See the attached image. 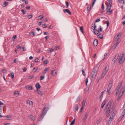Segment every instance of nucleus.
Segmentation results:
<instances>
[{"label":"nucleus","mask_w":125,"mask_h":125,"mask_svg":"<svg viewBox=\"0 0 125 125\" xmlns=\"http://www.w3.org/2000/svg\"><path fill=\"white\" fill-rule=\"evenodd\" d=\"M33 17V15H29L28 16V18L29 19H30L31 18Z\"/></svg>","instance_id":"nucleus-44"},{"label":"nucleus","mask_w":125,"mask_h":125,"mask_svg":"<svg viewBox=\"0 0 125 125\" xmlns=\"http://www.w3.org/2000/svg\"><path fill=\"white\" fill-rule=\"evenodd\" d=\"M125 60V53H121L118 59V62L120 64H122Z\"/></svg>","instance_id":"nucleus-3"},{"label":"nucleus","mask_w":125,"mask_h":125,"mask_svg":"<svg viewBox=\"0 0 125 125\" xmlns=\"http://www.w3.org/2000/svg\"><path fill=\"white\" fill-rule=\"evenodd\" d=\"M53 28V26L52 25H51L49 27V29H52Z\"/></svg>","instance_id":"nucleus-60"},{"label":"nucleus","mask_w":125,"mask_h":125,"mask_svg":"<svg viewBox=\"0 0 125 125\" xmlns=\"http://www.w3.org/2000/svg\"><path fill=\"white\" fill-rule=\"evenodd\" d=\"M21 11L23 13V14H25V11L23 9H22L21 10Z\"/></svg>","instance_id":"nucleus-48"},{"label":"nucleus","mask_w":125,"mask_h":125,"mask_svg":"<svg viewBox=\"0 0 125 125\" xmlns=\"http://www.w3.org/2000/svg\"><path fill=\"white\" fill-rule=\"evenodd\" d=\"M96 27V26L95 25V23H93L92 24L91 28L92 29L94 30V33L97 35L98 36L101 34L100 31H102V27L101 26H100L98 30L95 29Z\"/></svg>","instance_id":"nucleus-2"},{"label":"nucleus","mask_w":125,"mask_h":125,"mask_svg":"<svg viewBox=\"0 0 125 125\" xmlns=\"http://www.w3.org/2000/svg\"><path fill=\"white\" fill-rule=\"evenodd\" d=\"M27 104L30 105H32L33 104V102L30 100H28L27 102Z\"/></svg>","instance_id":"nucleus-25"},{"label":"nucleus","mask_w":125,"mask_h":125,"mask_svg":"<svg viewBox=\"0 0 125 125\" xmlns=\"http://www.w3.org/2000/svg\"><path fill=\"white\" fill-rule=\"evenodd\" d=\"M28 117L30 119H31L33 121H34L35 119V117L31 115H28Z\"/></svg>","instance_id":"nucleus-15"},{"label":"nucleus","mask_w":125,"mask_h":125,"mask_svg":"<svg viewBox=\"0 0 125 125\" xmlns=\"http://www.w3.org/2000/svg\"><path fill=\"white\" fill-rule=\"evenodd\" d=\"M54 48L55 50H57L59 49L58 47L57 46H55Z\"/></svg>","instance_id":"nucleus-52"},{"label":"nucleus","mask_w":125,"mask_h":125,"mask_svg":"<svg viewBox=\"0 0 125 125\" xmlns=\"http://www.w3.org/2000/svg\"><path fill=\"white\" fill-rule=\"evenodd\" d=\"M106 23L107 24V27H108L109 26V22L108 21H106Z\"/></svg>","instance_id":"nucleus-50"},{"label":"nucleus","mask_w":125,"mask_h":125,"mask_svg":"<svg viewBox=\"0 0 125 125\" xmlns=\"http://www.w3.org/2000/svg\"><path fill=\"white\" fill-rule=\"evenodd\" d=\"M8 4V2H4L3 4V6L4 7H5L7 6Z\"/></svg>","instance_id":"nucleus-29"},{"label":"nucleus","mask_w":125,"mask_h":125,"mask_svg":"<svg viewBox=\"0 0 125 125\" xmlns=\"http://www.w3.org/2000/svg\"><path fill=\"white\" fill-rule=\"evenodd\" d=\"M33 57L31 56H30L29 58V59L30 60L32 59H33Z\"/></svg>","instance_id":"nucleus-64"},{"label":"nucleus","mask_w":125,"mask_h":125,"mask_svg":"<svg viewBox=\"0 0 125 125\" xmlns=\"http://www.w3.org/2000/svg\"><path fill=\"white\" fill-rule=\"evenodd\" d=\"M86 102V99L83 100L82 103V106H84Z\"/></svg>","instance_id":"nucleus-28"},{"label":"nucleus","mask_w":125,"mask_h":125,"mask_svg":"<svg viewBox=\"0 0 125 125\" xmlns=\"http://www.w3.org/2000/svg\"><path fill=\"white\" fill-rule=\"evenodd\" d=\"M75 119H74L71 122L70 125H73L75 121Z\"/></svg>","instance_id":"nucleus-32"},{"label":"nucleus","mask_w":125,"mask_h":125,"mask_svg":"<svg viewBox=\"0 0 125 125\" xmlns=\"http://www.w3.org/2000/svg\"><path fill=\"white\" fill-rule=\"evenodd\" d=\"M42 21L41 22H39L38 25L40 26L42 25Z\"/></svg>","instance_id":"nucleus-56"},{"label":"nucleus","mask_w":125,"mask_h":125,"mask_svg":"<svg viewBox=\"0 0 125 125\" xmlns=\"http://www.w3.org/2000/svg\"><path fill=\"white\" fill-rule=\"evenodd\" d=\"M26 8L27 9H30V7L29 6H27Z\"/></svg>","instance_id":"nucleus-62"},{"label":"nucleus","mask_w":125,"mask_h":125,"mask_svg":"<svg viewBox=\"0 0 125 125\" xmlns=\"http://www.w3.org/2000/svg\"><path fill=\"white\" fill-rule=\"evenodd\" d=\"M80 30L81 31L82 33H83V27L82 26L80 28Z\"/></svg>","instance_id":"nucleus-38"},{"label":"nucleus","mask_w":125,"mask_h":125,"mask_svg":"<svg viewBox=\"0 0 125 125\" xmlns=\"http://www.w3.org/2000/svg\"><path fill=\"white\" fill-rule=\"evenodd\" d=\"M65 3L66 5V6L67 8H68L69 6V3L67 1H65Z\"/></svg>","instance_id":"nucleus-42"},{"label":"nucleus","mask_w":125,"mask_h":125,"mask_svg":"<svg viewBox=\"0 0 125 125\" xmlns=\"http://www.w3.org/2000/svg\"><path fill=\"white\" fill-rule=\"evenodd\" d=\"M49 68H45L44 70V72H43L45 74L49 70Z\"/></svg>","instance_id":"nucleus-27"},{"label":"nucleus","mask_w":125,"mask_h":125,"mask_svg":"<svg viewBox=\"0 0 125 125\" xmlns=\"http://www.w3.org/2000/svg\"><path fill=\"white\" fill-rule=\"evenodd\" d=\"M100 21V19H98L96 20L95 22H99V21Z\"/></svg>","instance_id":"nucleus-57"},{"label":"nucleus","mask_w":125,"mask_h":125,"mask_svg":"<svg viewBox=\"0 0 125 125\" xmlns=\"http://www.w3.org/2000/svg\"><path fill=\"white\" fill-rule=\"evenodd\" d=\"M27 69L25 68H24L23 69V72H25L26 71Z\"/></svg>","instance_id":"nucleus-63"},{"label":"nucleus","mask_w":125,"mask_h":125,"mask_svg":"<svg viewBox=\"0 0 125 125\" xmlns=\"http://www.w3.org/2000/svg\"><path fill=\"white\" fill-rule=\"evenodd\" d=\"M4 104H3L2 102L1 101H0V105H2Z\"/></svg>","instance_id":"nucleus-61"},{"label":"nucleus","mask_w":125,"mask_h":125,"mask_svg":"<svg viewBox=\"0 0 125 125\" xmlns=\"http://www.w3.org/2000/svg\"><path fill=\"white\" fill-rule=\"evenodd\" d=\"M35 87L36 89L38 90L41 87L39 83H37L36 84Z\"/></svg>","instance_id":"nucleus-18"},{"label":"nucleus","mask_w":125,"mask_h":125,"mask_svg":"<svg viewBox=\"0 0 125 125\" xmlns=\"http://www.w3.org/2000/svg\"><path fill=\"white\" fill-rule=\"evenodd\" d=\"M104 9V6L103 3L102 4V10Z\"/></svg>","instance_id":"nucleus-59"},{"label":"nucleus","mask_w":125,"mask_h":125,"mask_svg":"<svg viewBox=\"0 0 125 125\" xmlns=\"http://www.w3.org/2000/svg\"><path fill=\"white\" fill-rule=\"evenodd\" d=\"M20 93L18 91H16L14 92V94L15 95H17V94H19Z\"/></svg>","instance_id":"nucleus-37"},{"label":"nucleus","mask_w":125,"mask_h":125,"mask_svg":"<svg viewBox=\"0 0 125 125\" xmlns=\"http://www.w3.org/2000/svg\"><path fill=\"white\" fill-rule=\"evenodd\" d=\"M96 0H93V4H92V6H93L94 5Z\"/></svg>","instance_id":"nucleus-53"},{"label":"nucleus","mask_w":125,"mask_h":125,"mask_svg":"<svg viewBox=\"0 0 125 125\" xmlns=\"http://www.w3.org/2000/svg\"><path fill=\"white\" fill-rule=\"evenodd\" d=\"M48 61L47 60H45L44 61V64H47Z\"/></svg>","instance_id":"nucleus-40"},{"label":"nucleus","mask_w":125,"mask_h":125,"mask_svg":"<svg viewBox=\"0 0 125 125\" xmlns=\"http://www.w3.org/2000/svg\"><path fill=\"white\" fill-rule=\"evenodd\" d=\"M120 41L118 40L117 42H116V43L113 46V47H115V49L116 48V46L118 45L119 43L120 42Z\"/></svg>","instance_id":"nucleus-23"},{"label":"nucleus","mask_w":125,"mask_h":125,"mask_svg":"<svg viewBox=\"0 0 125 125\" xmlns=\"http://www.w3.org/2000/svg\"><path fill=\"white\" fill-rule=\"evenodd\" d=\"M91 8V6L90 5H88V7H87V10L88 11H89L90 10Z\"/></svg>","instance_id":"nucleus-34"},{"label":"nucleus","mask_w":125,"mask_h":125,"mask_svg":"<svg viewBox=\"0 0 125 125\" xmlns=\"http://www.w3.org/2000/svg\"><path fill=\"white\" fill-rule=\"evenodd\" d=\"M22 1L23 2H25V4H27L28 3V0H22Z\"/></svg>","instance_id":"nucleus-31"},{"label":"nucleus","mask_w":125,"mask_h":125,"mask_svg":"<svg viewBox=\"0 0 125 125\" xmlns=\"http://www.w3.org/2000/svg\"><path fill=\"white\" fill-rule=\"evenodd\" d=\"M17 38V35H14L13 36V37L12 38V41H14Z\"/></svg>","instance_id":"nucleus-35"},{"label":"nucleus","mask_w":125,"mask_h":125,"mask_svg":"<svg viewBox=\"0 0 125 125\" xmlns=\"http://www.w3.org/2000/svg\"><path fill=\"white\" fill-rule=\"evenodd\" d=\"M119 56V54L118 53H117L116 55H115V56L114 58L116 59V60H117Z\"/></svg>","instance_id":"nucleus-33"},{"label":"nucleus","mask_w":125,"mask_h":125,"mask_svg":"<svg viewBox=\"0 0 125 125\" xmlns=\"http://www.w3.org/2000/svg\"><path fill=\"white\" fill-rule=\"evenodd\" d=\"M52 74L53 75L56 76L57 74V72L55 70L52 71Z\"/></svg>","instance_id":"nucleus-22"},{"label":"nucleus","mask_w":125,"mask_h":125,"mask_svg":"<svg viewBox=\"0 0 125 125\" xmlns=\"http://www.w3.org/2000/svg\"><path fill=\"white\" fill-rule=\"evenodd\" d=\"M63 11L64 13L67 12L70 15L71 14V13L69 10L68 9H65L63 10Z\"/></svg>","instance_id":"nucleus-12"},{"label":"nucleus","mask_w":125,"mask_h":125,"mask_svg":"<svg viewBox=\"0 0 125 125\" xmlns=\"http://www.w3.org/2000/svg\"><path fill=\"white\" fill-rule=\"evenodd\" d=\"M121 34V33L118 34L117 35L115 36L114 39L115 42H117L118 41H120L119 39V37H120Z\"/></svg>","instance_id":"nucleus-7"},{"label":"nucleus","mask_w":125,"mask_h":125,"mask_svg":"<svg viewBox=\"0 0 125 125\" xmlns=\"http://www.w3.org/2000/svg\"><path fill=\"white\" fill-rule=\"evenodd\" d=\"M107 53H105L104 54V58H103V59L104 60L105 59V58L106 57L107 55Z\"/></svg>","instance_id":"nucleus-49"},{"label":"nucleus","mask_w":125,"mask_h":125,"mask_svg":"<svg viewBox=\"0 0 125 125\" xmlns=\"http://www.w3.org/2000/svg\"><path fill=\"white\" fill-rule=\"evenodd\" d=\"M114 116V114H112L111 116H110L109 120L108 121V124H109L111 122V121L112 120L113 117Z\"/></svg>","instance_id":"nucleus-11"},{"label":"nucleus","mask_w":125,"mask_h":125,"mask_svg":"<svg viewBox=\"0 0 125 125\" xmlns=\"http://www.w3.org/2000/svg\"><path fill=\"white\" fill-rule=\"evenodd\" d=\"M119 2L121 4H123L124 3V0H118Z\"/></svg>","instance_id":"nucleus-36"},{"label":"nucleus","mask_w":125,"mask_h":125,"mask_svg":"<svg viewBox=\"0 0 125 125\" xmlns=\"http://www.w3.org/2000/svg\"><path fill=\"white\" fill-rule=\"evenodd\" d=\"M88 113H87L86 114H85V115L83 117V122H85L87 118V117L88 115Z\"/></svg>","instance_id":"nucleus-16"},{"label":"nucleus","mask_w":125,"mask_h":125,"mask_svg":"<svg viewBox=\"0 0 125 125\" xmlns=\"http://www.w3.org/2000/svg\"><path fill=\"white\" fill-rule=\"evenodd\" d=\"M47 109L48 108L47 107H45L44 108L42 112L38 119V121H40L42 119L44 115L46 113L47 111Z\"/></svg>","instance_id":"nucleus-4"},{"label":"nucleus","mask_w":125,"mask_h":125,"mask_svg":"<svg viewBox=\"0 0 125 125\" xmlns=\"http://www.w3.org/2000/svg\"><path fill=\"white\" fill-rule=\"evenodd\" d=\"M110 89H111L107 88V92H108V94H110Z\"/></svg>","instance_id":"nucleus-39"},{"label":"nucleus","mask_w":125,"mask_h":125,"mask_svg":"<svg viewBox=\"0 0 125 125\" xmlns=\"http://www.w3.org/2000/svg\"><path fill=\"white\" fill-rule=\"evenodd\" d=\"M116 60L114 58L112 60L113 62V63L114 64H115L116 62Z\"/></svg>","instance_id":"nucleus-43"},{"label":"nucleus","mask_w":125,"mask_h":125,"mask_svg":"<svg viewBox=\"0 0 125 125\" xmlns=\"http://www.w3.org/2000/svg\"><path fill=\"white\" fill-rule=\"evenodd\" d=\"M34 77V76L33 75H30L27 77V79L28 80L30 79L33 78Z\"/></svg>","instance_id":"nucleus-26"},{"label":"nucleus","mask_w":125,"mask_h":125,"mask_svg":"<svg viewBox=\"0 0 125 125\" xmlns=\"http://www.w3.org/2000/svg\"><path fill=\"white\" fill-rule=\"evenodd\" d=\"M97 72L95 69H93L91 74L92 77V80L95 78L97 74Z\"/></svg>","instance_id":"nucleus-5"},{"label":"nucleus","mask_w":125,"mask_h":125,"mask_svg":"<svg viewBox=\"0 0 125 125\" xmlns=\"http://www.w3.org/2000/svg\"><path fill=\"white\" fill-rule=\"evenodd\" d=\"M108 70V68L106 66L104 70L103 71V73H102V78L104 77V75L106 74Z\"/></svg>","instance_id":"nucleus-9"},{"label":"nucleus","mask_w":125,"mask_h":125,"mask_svg":"<svg viewBox=\"0 0 125 125\" xmlns=\"http://www.w3.org/2000/svg\"><path fill=\"white\" fill-rule=\"evenodd\" d=\"M125 91V85L123 86L121 89V90L120 93L118 95V98L119 99L121 98V97L123 95V92Z\"/></svg>","instance_id":"nucleus-6"},{"label":"nucleus","mask_w":125,"mask_h":125,"mask_svg":"<svg viewBox=\"0 0 125 125\" xmlns=\"http://www.w3.org/2000/svg\"><path fill=\"white\" fill-rule=\"evenodd\" d=\"M112 83L113 81H111L110 82L107 88L111 89L113 85Z\"/></svg>","instance_id":"nucleus-17"},{"label":"nucleus","mask_w":125,"mask_h":125,"mask_svg":"<svg viewBox=\"0 0 125 125\" xmlns=\"http://www.w3.org/2000/svg\"><path fill=\"white\" fill-rule=\"evenodd\" d=\"M8 76L12 78H13L14 77V74L13 73H10L8 74Z\"/></svg>","instance_id":"nucleus-24"},{"label":"nucleus","mask_w":125,"mask_h":125,"mask_svg":"<svg viewBox=\"0 0 125 125\" xmlns=\"http://www.w3.org/2000/svg\"><path fill=\"white\" fill-rule=\"evenodd\" d=\"M79 105V104H76L74 106V111L76 112H77L78 110Z\"/></svg>","instance_id":"nucleus-14"},{"label":"nucleus","mask_w":125,"mask_h":125,"mask_svg":"<svg viewBox=\"0 0 125 125\" xmlns=\"http://www.w3.org/2000/svg\"><path fill=\"white\" fill-rule=\"evenodd\" d=\"M38 69V68H34L33 69V70L34 71H35L34 72H36Z\"/></svg>","instance_id":"nucleus-51"},{"label":"nucleus","mask_w":125,"mask_h":125,"mask_svg":"<svg viewBox=\"0 0 125 125\" xmlns=\"http://www.w3.org/2000/svg\"><path fill=\"white\" fill-rule=\"evenodd\" d=\"M26 88L28 90H32L33 89L32 87V86H30L29 85H27L25 86Z\"/></svg>","instance_id":"nucleus-20"},{"label":"nucleus","mask_w":125,"mask_h":125,"mask_svg":"<svg viewBox=\"0 0 125 125\" xmlns=\"http://www.w3.org/2000/svg\"><path fill=\"white\" fill-rule=\"evenodd\" d=\"M93 44L94 46H96L98 44V41L96 39L95 40Z\"/></svg>","instance_id":"nucleus-21"},{"label":"nucleus","mask_w":125,"mask_h":125,"mask_svg":"<svg viewBox=\"0 0 125 125\" xmlns=\"http://www.w3.org/2000/svg\"><path fill=\"white\" fill-rule=\"evenodd\" d=\"M37 92V93L41 96H42L43 94V93L42 91L40 90H37L36 91Z\"/></svg>","instance_id":"nucleus-19"},{"label":"nucleus","mask_w":125,"mask_h":125,"mask_svg":"<svg viewBox=\"0 0 125 125\" xmlns=\"http://www.w3.org/2000/svg\"><path fill=\"white\" fill-rule=\"evenodd\" d=\"M44 76H41L40 77V80H42L44 79Z\"/></svg>","instance_id":"nucleus-46"},{"label":"nucleus","mask_w":125,"mask_h":125,"mask_svg":"<svg viewBox=\"0 0 125 125\" xmlns=\"http://www.w3.org/2000/svg\"><path fill=\"white\" fill-rule=\"evenodd\" d=\"M7 120H11L13 119L12 116L11 115H7L5 116Z\"/></svg>","instance_id":"nucleus-13"},{"label":"nucleus","mask_w":125,"mask_h":125,"mask_svg":"<svg viewBox=\"0 0 125 125\" xmlns=\"http://www.w3.org/2000/svg\"><path fill=\"white\" fill-rule=\"evenodd\" d=\"M123 108V109H124L122 113V116L120 117L119 119H121L124 116L125 114V102Z\"/></svg>","instance_id":"nucleus-10"},{"label":"nucleus","mask_w":125,"mask_h":125,"mask_svg":"<svg viewBox=\"0 0 125 125\" xmlns=\"http://www.w3.org/2000/svg\"><path fill=\"white\" fill-rule=\"evenodd\" d=\"M106 100H104L102 103V108L104 107V105L106 103Z\"/></svg>","instance_id":"nucleus-30"},{"label":"nucleus","mask_w":125,"mask_h":125,"mask_svg":"<svg viewBox=\"0 0 125 125\" xmlns=\"http://www.w3.org/2000/svg\"><path fill=\"white\" fill-rule=\"evenodd\" d=\"M122 85V82H121L118 85L116 89V94H118L120 88L121 86Z\"/></svg>","instance_id":"nucleus-8"},{"label":"nucleus","mask_w":125,"mask_h":125,"mask_svg":"<svg viewBox=\"0 0 125 125\" xmlns=\"http://www.w3.org/2000/svg\"><path fill=\"white\" fill-rule=\"evenodd\" d=\"M39 17H41L39 19L40 20H41L43 18V16H42L41 15H40L39 16Z\"/></svg>","instance_id":"nucleus-45"},{"label":"nucleus","mask_w":125,"mask_h":125,"mask_svg":"<svg viewBox=\"0 0 125 125\" xmlns=\"http://www.w3.org/2000/svg\"><path fill=\"white\" fill-rule=\"evenodd\" d=\"M112 100H110L107 104L104 109V112L107 116H109L115 108L113 105L112 104Z\"/></svg>","instance_id":"nucleus-1"},{"label":"nucleus","mask_w":125,"mask_h":125,"mask_svg":"<svg viewBox=\"0 0 125 125\" xmlns=\"http://www.w3.org/2000/svg\"><path fill=\"white\" fill-rule=\"evenodd\" d=\"M82 72L83 74L85 76V72H84L83 68V70H82Z\"/></svg>","instance_id":"nucleus-47"},{"label":"nucleus","mask_w":125,"mask_h":125,"mask_svg":"<svg viewBox=\"0 0 125 125\" xmlns=\"http://www.w3.org/2000/svg\"><path fill=\"white\" fill-rule=\"evenodd\" d=\"M38 58H36L34 60V61H35V62H38Z\"/></svg>","instance_id":"nucleus-54"},{"label":"nucleus","mask_w":125,"mask_h":125,"mask_svg":"<svg viewBox=\"0 0 125 125\" xmlns=\"http://www.w3.org/2000/svg\"><path fill=\"white\" fill-rule=\"evenodd\" d=\"M30 35L31 36H33L35 35L34 33L33 32H31L30 33Z\"/></svg>","instance_id":"nucleus-41"},{"label":"nucleus","mask_w":125,"mask_h":125,"mask_svg":"<svg viewBox=\"0 0 125 125\" xmlns=\"http://www.w3.org/2000/svg\"><path fill=\"white\" fill-rule=\"evenodd\" d=\"M21 47L20 46V45H18L17 46V48L18 49H20L21 48Z\"/></svg>","instance_id":"nucleus-58"},{"label":"nucleus","mask_w":125,"mask_h":125,"mask_svg":"<svg viewBox=\"0 0 125 125\" xmlns=\"http://www.w3.org/2000/svg\"><path fill=\"white\" fill-rule=\"evenodd\" d=\"M88 82V79L87 78L86 79V85H87V83Z\"/></svg>","instance_id":"nucleus-55"}]
</instances>
